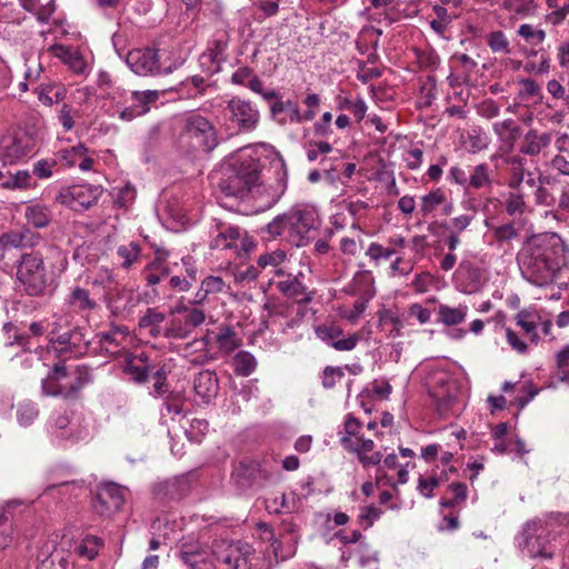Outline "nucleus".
<instances>
[{
    "mask_svg": "<svg viewBox=\"0 0 569 569\" xmlns=\"http://www.w3.org/2000/svg\"><path fill=\"white\" fill-rule=\"evenodd\" d=\"M566 244L557 233H539L529 237L518 253L522 276L537 287L550 284L559 273Z\"/></svg>",
    "mask_w": 569,
    "mask_h": 569,
    "instance_id": "nucleus-1",
    "label": "nucleus"
},
{
    "mask_svg": "<svg viewBox=\"0 0 569 569\" xmlns=\"http://www.w3.org/2000/svg\"><path fill=\"white\" fill-rule=\"evenodd\" d=\"M262 164L256 150L244 147L231 154L221 170L218 187L227 197H244L260 179Z\"/></svg>",
    "mask_w": 569,
    "mask_h": 569,
    "instance_id": "nucleus-2",
    "label": "nucleus"
},
{
    "mask_svg": "<svg viewBox=\"0 0 569 569\" xmlns=\"http://www.w3.org/2000/svg\"><path fill=\"white\" fill-rule=\"evenodd\" d=\"M316 226L315 213L310 210L292 208L278 214L261 229L266 240L284 239L295 247H303L309 242V233Z\"/></svg>",
    "mask_w": 569,
    "mask_h": 569,
    "instance_id": "nucleus-3",
    "label": "nucleus"
},
{
    "mask_svg": "<svg viewBox=\"0 0 569 569\" xmlns=\"http://www.w3.org/2000/svg\"><path fill=\"white\" fill-rule=\"evenodd\" d=\"M565 522L560 513H550L545 518H535L525 523L522 528L523 547L532 558L550 560L555 557L553 543L559 532L556 530Z\"/></svg>",
    "mask_w": 569,
    "mask_h": 569,
    "instance_id": "nucleus-4",
    "label": "nucleus"
},
{
    "mask_svg": "<svg viewBox=\"0 0 569 569\" xmlns=\"http://www.w3.org/2000/svg\"><path fill=\"white\" fill-rule=\"evenodd\" d=\"M218 144V131L209 119L194 112L184 117L178 137L180 150L189 154L210 153Z\"/></svg>",
    "mask_w": 569,
    "mask_h": 569,
    "instance_id": "nucleus-5",
    "label": "nucleus"
},
{
    "mask_svg": "<svg viewBox=\"0 0 569 569\" xmlns=\"http://www.w3.org/2000/svg\"><path fill=\"white\" fill-rule=\"evenodd\" d=\"M91 381L92 377L87 368L78 367L70 375L63 363H56L42 380L41 389L46 396L76 399L80 390Z\"/></svg>",
    "mask_w": 569,
    "mask_h": 569,
    "instance_id": "nucleus-6",
    "label": "nucleus"
},
{
    "mask_svg": "<svg viewBox=\"0 0 569 569\" xmlns=\"http://www.w3.org/2000/svg\"><path fill=\"white\" fill-rule=\"evenodd\" d=\"M17 280L26 295L30 297L44 296L49 277L44 261L38 252L23 253L17 266Z\"/></svg>",
    "mask_w": 569,
    "mask_h": 569,
    "instance_id": "nucleus-7",
    "label": "nucleus"
},
{
    "mask_svg": "<svg viewBox=\"0 0 569 569\" xmlns=\"http://www.w3.org/2000/svg\"><path fill=\"white\" fill-rule=\"evenodd\" d=\"M38 139L33 131L18 129L3 136L0 140V158L14 163L31 157L37 151Z\"/></svg>",
    "mask_w": 569,
    "mask_h": 569,
    "instance_id": "nucleus-8",
    "label": "nucleus"
},
{
    "mask_svg": "<svg viewBox=\"0 0 569 569\" xmlns=\"http://www.w3.org/2000/svg\"><path fill=\"white\" fill-rule=\"evenodd\" d=\"M216 561L227 569H251V558L254 553L249 543L241 541L218 540L212 546Z\"/></svg>",
    "mask_w": 569,
    "mask_h": 569,
    "instance_id": "nucleus-9",
    "label": "nucleus"
},
{
    "mask_svg": "<svg viewBox=\"0 0 569 569\" xmlns=\"http://www.w3.org/2000/svg\"><path fill=\"white\" fill-rule=\"evenodd\" d=\"M101 194L100 186L79 184L61 188L56 194L54 201L73 211L82 212L94 206Z\"/></svg>",
    "mask_w": 569,
    "mask_h": 569,
    "instance_id": "nucleus-10",
    "label": "nucleus"
},
{
    "mask_svg": "<svg viewBox=\"0 0 569 569\" xmlns=\"http://www.w3.org/2000/svg\"><path fill=\"white\" fill-rule=\"evenodd\" d=\"M179 558L189 569H216L212 549L193 538H182Z\"/></svg>",
    "mask_w": 569,
    "mask_h": 569,
    "instance_id": "nucleus-11",
    "label": "nucleus"
},
{
    "mask_svg": "<svg viewBox=\"0 0 569 569\" xmlns=\"http://www.w3.org/2000/svg\"><path fill=\"white\" fill-rule=\"evenodd\" d=\"M124 502L122 488L116 483H106L98 488L92 498V510L100 517L108 518L119 511Z\"/></svg>",
    "mask_w": 569,
    "mask_h": 569,
    "instance_id": "nucleus-12",
    "label": "nucleus"
},
{
    "mask_svg": "<svg viewBox=\"0 0 569 569\" xmlns=\"http://www.w3.org/2000/svg\"><path fill=\"white\" fill-rule=\"evenodd\" d=\"M127 63L131 70L139 76H153L172 72V67L161 69L159 62V51L157 49H138L130 51L127 57Z\"/></svg>",
    "mask_w": 569,
    "mask_h": 569,
    "instance_id": "nucleus-13",
    "label": "nucleus"
},
{
    "mask_svg": "<svg viewBox=\"0 0 569 569\" xmlns=\"http://www.w3.org/2000/svg\"><path fill=\"white\" fill-rule=\"evenodd\" d=\"M223 116L242 131L253 130L259 121V111L250 102L236 98L228 102Z\"/></svg>",
    "mask_w": 569,
    "mask_h": 569,
    "instance_id": "nucleus-14",
    "label": "nucleus"
},
{
    "mask_svg": "<svg viewBox=\"0 0 569 569\" xmlns=\"http://www.w3.org/2000/svg\"><path fill=\"white\" fill-rule=\"evenodd\" d=\"M37 559L38 569H67L69 565V555L53 542L44 543Z\"/></svg>",
    "mask_w": 569,
    "mask_h": 569,
    "instance_id": "nucleus-15",
    "label": "nucleus"
},
{
    "mask_svg": "<svg viewBox=\"0 0 569 569\" xmlns=\"http://www.w3.org/2000/svg\"><path fill=\"white\" fill-rule=\"evenodd\" d=\"M456 383L452 380L441 378L437 381V386L430 390V396L433 398L437 411L440 415L447 411L456 402Z\"/></svg>",
    "mask_w": 569,
    "mask_h": 569,
    "instance_id": "nucleus-16",
    "label": "nucleus"
},
{
    "mask_svg": "<svg viewBox=\"0 0 569 569\" xmlns=\"http://www.w3.org/2000/svg\"><path fill=\"white\" fill-rule=\"evenodd\" d=\"M229 41V34L226 31L217 33L210 41L207 53L202 54L201 60H208L212 63L211 73L219 72L221 63L227 60L226 51Z\"/></svg>",
    "mask_w": 569,
    "mask_h": 569,
    "instance_id": "nucleus-17",
    "label": "nucleus"
},
{
    "mask_svg": "<svg viewBox=\"0 0 569 569\" xmlns=\"http://www.w3.org/2000/svg\"><path fill=\"white\" fill-rule=\"evenodd\" d=\"M551 140V132H539L536 129H530L523 134L519 152L525 156L536 157L550 146Z\"/></svg>",
    "mask_w": 569,
    "mask_h": 569,
    "instance_id": "nucleus-18",
    "label": "nucleus"
},
{
    "mask_svg": "<svg viewBox=\"0 0 569 569\" xmlns=\"http://www.w3.org/2000/svg\"><path fill=\"white\" fill-rule=\"evenodd\" d=\"M270 114L274 121L283 126L300 119V107L297 101L291 99L283 101L280 96L277 101L271 102Z\"/></svg>",
    "mask_w": 569,
    "mask_h": 569,
    "instance_id": "nucleus-19",
    "label": "nucleus"
},
{
    "mask_svg": "<svg viewBox=\"0 0 569 569\" xmlns=\"http://www.w3.org/2000/svg\"><path fill=\"white\" fill-rule=\"evenodd\" d=\"M492 130L498 137V140L508 150H513L517 141L522 136V130L513 119H506L497 121L492 124Z\"/></svg>",
    "mask_w": 569,
    "mask_h": 569,
    "instance_id": "nucleus-20",
    "label": "nucleus"
},
{
    "mask_svg": "<svg viewBox=\"0 0 569 569\" xmlns=\"http://www.w3.org/2000/svg\"><path fill=\"white\" fill-rule=\"evenodd\" d=\"M457 277L463 281L465 291L467 292L478 291L485 282L482 270L470 261L460 262Z\"/></svg>",
    "mask_w": 569,
    "mask_h": 569,
    "instance_id": "nucleus-21",
    "label": "nucleus"
},
{
    "mask_svg": "<svg viewBox=\"0 0 569 569\" xmlns=\"http://www.w3.org/2000/svg\"><path fill=\"white\" fill-rule=\"evenodd\" d=\"M277 289L287 298L298 303H309L312 300V292L299 280L298 277L288 278L277 283Z\"/></svg>",
    "mask_w": 569,
    "mask_h": 569,
    "instance_id": "nucleus-22",
    "label": "nucleus"
},
{
    "mask_svg": "<svg viewBox=\"0 0 569 569\" xmlns=\"http://www.w3.org/2000/svg\"><path fill=\"white\" fill-rule=\"evenodd\" d=\"M193 389L196 393L203 398L209 399L218 391V378L214 372L204 370L199 372L193 380Z\"/></svg>",
    "mask_w": 569,
    "mask_h": 569,
    "instance_id": "nucleus-23",
    "label": "nucleus"
},
{
    "mask_svg": "<svg viewBox=\"0 0 569 569\" xmlns=\"http://www.w3.org/2000/svg\"><path fill=\"white\" fill-rule=\"evenodd\" d=\"M68 303L77 311H91L94 310L98 305L91 299L90 292L79 286L73 287L68 296Z\"/></svg>",
    "mask_w": 569,
    "mask_h": 569,
    "instance_id": "nucleus-24",
    "label": "nucleus"
},
{
    "mask_svg": "<svg viewBox=\"0 0 569 569\" xmlns=\"http://www.w3.org/2000/svg\"><path fill=\"white\" fill-rule=\"evenodd\" d=\"M515 320L517 326L529 336L530 341L533 345H538L540 337L537 332L536 313L528 309H522L515 316Z\"/></svg>",
    "mask_w": 569,
    "mask_h": 569,
    "instance_id": "nucleus-25",
    "label": "nucleus"
},
{
    "mask_svg": "<svg viewBox=\"0 0 569 569\" xmlns=\"http://www.w3.org/2000/svg\"><path fill=\"white\" fill-rule=\"evenodd\" d=\"M352 234L342 237L340 240V251L350 257H355L362 248V229L358 223H352Z\"/></svg>",
    "mask_w": 569,
    "mask_h": 569,
    "instance_id": "nucleus-26",
    "label": "nucleus"
},
{
    "mask_svg": "<svg viewBox=\"0 0 569 569\" xmlns=\"http://www.w3.org/2000/svg\"><path fill=\"white\" fill-rule=\"evenodd\" d=\"M463 206L466 209L471 210V212L460 214L443 223L445 230L460 234L471 224L476 218V207L471 203V201L463 202Z\"/></svg>",
    "mask_w": 569,
    "mask_h": 569,
    "instance_id": "nucleus-27",
    "label": "nucleus"
},
{
    "mask_svg": "<svg viewBox=\"0 0 569 569\" xmlns=\"http://www.w3.org/2000/svg\"><path fill=\"white\" fill-rule=\"evenodd\" d=\"M260 465L257 461L240 462L234 477L242 487L251 486L260 476Z\"/></svg>",
    "mask_w": 569,
    "mask_h": 569,
    "instance_id": "nucleus-28",
    "label": "nucleus"
},
{
    "mask_svg": "<svg viewBox=\"0 0 569 569\" xmlns=\"http://www.w3.org/2000/svg\"><path fill=\"white\" fill-rule=\"evenodd\" d=\"M492 179L487 163H480L472 168L468 176V188L482 189L491 187Z\"/></svg>",
    "mask_w": 569,
    "mask_h": 569,
    "instance_id": "nucleus-29",
    "label": "nucleus"
},
{
    "mask_svg": "<svg viewBox=\"0 0 569 569\" xmlns=\"http://www.w3.org/2000/svg\"><path fill=\"white\" fill-rule=\"evenodd\" d=\"M160 97L158 90L132 91L131 104L139 111L141 116L150 110V104L156 102Z\"/></svg>",
    "mask_w": 569,
    "mask_h": 569,
    "instance_id": "nucleus-30",
    "label": "nucleus"
},
{
    "mask_svg": "<svg viewBox=\"0 0 569 569\" xmlns=\"http://www.w3.org/2000/svg\"><path fill=\"white\" fill-rule=\"evenodd\" d=\"M50 210L46 206L32 204L26 208L24 217L34 228H44L50 222Z\"/></svg>",
    "mask_w": 569,
    "mask_h": 569,
    "instance_id": "nucleus-31",
    "label": "nucleus"
},
{
    "mask_svg": "<svg viewBox=\"0 0 569 569\" xmlns=\"http://www.w3.org/2000/svg\"><path fill=\"white\" fill-rule=\"evenodd\" d=\"M239 238L240 229L238 227L229 226L219 231V233L211 240L210 248L220 250L232 248Z\"/></svg>",
    "mask_w": 569,
    "mask_h": 569,
    "instance_id": "nucleus-32",
    "label": "nucleus"
},
{
    "mask_svg": "<svg viewBox=\"0 0 569 569\" xmlns=\"http://www.w3.org/2000/svg\"><path fill=\"white\" fill-rule=\"evenodd\" d=\"M117 254L122 260L121 267L123 269H129L133 263L139 261L141 256V246L136 241L121 244L117 249Z\"/></svg>",
    "mask_w": 569,
    "mask_h": 569,
    "instance_id": "nucleus-33",
    "label": "nucleus"
},
{
    "mask_svg": "<svg viewBox=\"0 0 569 569\" xmlns=\"http://www.w3.org/2000/svg\"><path fill=\"white\" fill-rule=\"evenodd\" d=\"M146 353H141L139 356V360L142 362L147 361ZM124 372L130 377V379L137 383H144L148 381L150 377V367L147 363L136 365L134 362H128L124 367Z\"/></svg>",
    "mask_w": 569,
    "mask_h": 569,
    "instance_id": "nucleus-34",
    "label": "nucleus"
},
{
    "mask_svg": "<svg viewBox=\"0 0 569 569\" xmlns=\"http://www.w3.org/2000/svg\"><path fill=\"white\" fill-rule=\"evenodd\" d=\"M340 442L346 450L357 453L358 459H360V455H367V452L372 451L375 448V442L371 439L362 437H357V439L341 437Z\"/></svg>",
    "mask_w": 569,
    "mask_h": 569,
    "instance_id": "nucleus-35",
    "label": "nucleus"
},
{
    "mask_svg": "<svg viewBox=\"0 0 569 569\" xmlns=\"http://www.w3.org/2000/svg\"><path fill=\"white\" fill-rule=\"evenodd\" d=\"M439 320L447 326H456L465 321L467 316V307L451 308L449 306L439 307Z\"/></svg>",
    "mask_w": 569,
    "mask_h": 569,
    "instance_id": "nucleus-36",
    "label": "nucleus"
},
{
    "mask_svg": "<svg viewBox=\"0 0 569 569\" xmlns=\"http://www.w3.org/2000/svg\"><path fill=\"white\" fill-rule=\"evenodd\" d=\"M448 490H450L453 496L450 499L442 498L440 500V506L442 508H456L463 503L468 497L467 485L463 482H452L449 485Z\"/></svg>",
    "mask_w": 569,
    "mask_h": 569,
    "instance_id": "nucleus-37",
    "label": "nucleus"
},
{
    "mask_svg": "<svg viewBox=\"0 0 569 569\" xmlns=\"http://www.w3.org/2000/svg\"><path fill=\"white\" fill-rule=\"evenodd\" d=\"M234 372L242 377L250 376L256 367V358L248 351H240L233 358Z\"/></svg>",
    "mask_w": 569,
    "mask_h": 569,
    "instance_id": "nucleus-38",
    "label": "nucleus"
},
{
    "mask_svg": "<svg viewBox=\"0 0 569 569\" xmlns=\"http://www.w3.org/2000/svg\"><path fill=\"white\" fill-rule=\"evenodd\" d=\"M505 209L509 216H520L526 209L523 191H509L505 194Z\"/></svg>",
    "mask_w": 569,
    "mask_h": 569,
    "instance_id": "nucleus-39",
    "label": "nucleus"
},
{
    "mask_svg": "<svg viewBox=\"0 0 569 569\" xmlns=\"http://www.w3.org/2000/svg\"><path fill=\"white\" fill-rule=\"evenodd\" d=\"M218 347L224 353H231L241 346L240 339L237 338L236 332L230 327H223L217 335Z\"/></svg>",
    "mask_w": 569,
    "mask_h": 569,
    "instance_id": "nucleus-40",
    "label": "nucleus"
},
{
    "mask_svg": "<svg viewBox=\"0 0 569 569\" xmlns=\"http://www.w3.org/2000/svg\"><path fill=\"white\" fill-rule=\"evenodd\" d=\"M517 34L532 47L541 44L547 37L543 29L536 28L530 23L519 26Z\"/></svg>",
    "mask_w": 569,
    "mask_h": 569,
    "instance_id": "nucleus-41",
    "label": "nucleus"
},
{
    "mask_svg": "<svg viewBox=\"0 0 569 569\" xmlns=\"http://www.w3.org/2000/svg\"><path fill=\"white\" fill-rule=\"evenodd\" d=\"M487 44L493 53L509 54L511 52L510 42L501 30L488 33Z\"/></svg>",
    "mask_w": 569,
    "mask_h": 569,
    "instance_id": "nucleus-42",
    "label": "nucleus"
},
{
    "mask_svg": "<svg viewBox=\"0 0 569 569\" xmlns=\"http://www.w3.org/2000/svg\"><path fill=\"white\" fill-rule=\"evenodd\" d=\"M102 542L101 539L96 536H87L77 547V553L88 560H92L99 552Z\"/></svg>",
    "mask_w": 569,
    "mask_h": 569,
    "instance_id": "nucleus-43",
    "label": "nucleus"
},
{
    "mask_svg": "<svg viewBox=\"0 0 569 569\" xmlns=\"http://www.w3.org/2000/svg\"><path fill=\"white\" fill-rule=\"evenodd\" d=\"M445 202V192L441 189H436L421 198L420 211L427 216Z\"/></svg>",
    "mask_w": 569,
    "mask_h": 569,
    "instance_id": "nucleus-44",
    "label": "nucleus"
},
{
    "mask_svg": "<svg viewBox=\"0 0 569 569\" xmlns=\"http://www.w3.org/2000/svg\"><path fill=\"white\" fill-rule=\"evenodd\" d=\"M13 540V525L8 512L0 510V548L6 549Z\"/></svg>",
    "mask_w": 569,
    "mask_h": 569,
    "instance_id": "nucleus-45",
    "label": "nucleus"
},
{
    "mask_svg": "<svg viewBox=\"0 0 569 569\" xmlns=\"http://www.w3.org/2000/svg\"><path fill=\"white\" fill-rule=\"evenodd\" d=\"M503 8L520 17H528L533 12V0H503Z\"/></svg>",
    "mask_w": 569,
    "mask_h": 569,
    "instance_id": "nucleus-46",
    "label": "nucleus"
},
{
    "mask_svg": "<svg viewBox=\"0 0 569 569\" xmlns=\"http://www.w3.org/2000/svg\"><path fill=\"white\" fill-rule=\"evenodd\" d=\"M88 149L83 143H79L68 149L60 151V159L67 167H73L79 163L82 156L87 153Z\"/></svg>",
    "mask_w": 569,
    "mask_h": 569,
    "instance_id": "nucleus-47",
    "label": "nucleus"
},
{
    "mask_svg": "<svg viewBox=\"0 0 569 569\" xmlns=\"http://www.w3.org/2000/svg\"><path fill=\"white\" fill-rule=\"evenodd\" d=\"M191 335V330L186 323H182L179 319H172L166 330L163 337L167 339H187Z\"/></svg>",
    "mask_w": 569,
    "mask_h": 569,
    "instance_id": "nucleus-48",
    "label": "nucleus"
},
{
    "mask_svg": "<svg viewBox=\"0 0 569 569\" xmlns=\"http://www.w3.org/2000/svg\"><path fill=\"white\" fill-rule=\"evenodd\" d=\"M20 231H8L0 236V257H4L7 251L16 248H22Z\"/></svg>",
    "mask_w": 569,
    "mask_h": 569,
    "instance_id": "nucleus-49",
    "label": "nucleus"
},
{
    "mask_svg": "<svg viewBox=\"0 0 569 569\" xmlns=\"http://www.w3.org/2000/svg\"><path fill=\"white\" fill-rule=\"evenodd\" d=\"M316 335L319 339L332 347V342L337 341L343 335V330L335 325H321L316 328Z\"/></svg>",
    "mask_w": 569,
    "mask_h": 569,
    "instance_id": "nucleus-50",
    "label": "nucleus"
},
{
    "mask_svg": "<svg viewBox=\"0 0 569 569\" xmlns=\"http://www.w3.org/2000/svg\"><path fill=\"white\" fill-rule=\"evenodd\" d=\"M38 416L34 403L29 401L20 402L17 408V419L21 426L30 425Z\"/></svg>",
    "mask_w": 569,
    "mask_h": 569,
    "instance_id": "nucleus-51",
    "label": "nucleus"
},
{
    "mask_svg": "<svg viewBox=\"0 0 569 569\" xmlns=\"http://www.w3.org/2000/svg\"><path fill=\"white\" fill-rule=\"evenodd\" d=\"M166 319V315L158 308H148L144 315L139 319V328L147 329L148 327H157Z\"/></svg>",
    "mask_w": 569,
    "mask_h": 569,
    "instance_id": "nucleus-52",
    "label": "nucleus"
},
{
    "mask_svg": "<svg viewBox=\"0 0 569 569\" xmlns=\"http://www.w3.org/2000/svg\"><path fill=\"white\" fill-rule=\"evenodd\" d=\"M345 377L343 368L327 366L322 372V386L325 389H332L338 381Z\"/></svg>",
    "mask_w": 569,
    "mask_h": 569,
    "instance_id": "nucleus-53",
    "label": "nucleus"
},
{
    "mask_svg": "<svg viewBox=\"0 0 569 569\" xmlns=\"http://www.w3.org/2000/svg\"><path fill=\"white\" fill-rule=\"evenodd\" d=\"M286 252L277 249L272 252H266L258 258V266L262 269L267 267H279L286 260Z\"/></svg>",
    "mask_w": 569,
    "mask_h": 569,
    "instance_id": "nucleus-54",
    "label": "nucleus"
},
{
    "mask_svg": "<svg viewBox=\"0 0 569 569\" xmlns=\"http://www.w3.org/2000/svg\"><path fill=\"white\" fill-rule=\"evenodd\" d=\"M440 485L441 478H439L438 475H432L429 478L420 476L417 489L425 498H431L433 497V489Z\"/></svg>",
    "mask_w": 569,
    "mask_h": 569,
    "instance_id": "nucleus-55",
    "label": "nucleus"
},
{
    "mask_svg": "<svg viewBox=\"0 0 569 569\" xmlns=\"http://www.w3.org/2000/svg\"><path fill=\"white\" fill-rule=\"evenodd\" d=\"M323 170L331 179H340L339 174L336 176L333 173L336 171H341L343 177L350 179L356 171V164L352 162H343L342 160H339L336 166H332L329 169L325 168Z\"/></svg>",
    "mask_w": 569,
    "mask_h": 569,
    "instance_id": "nucleus-56",
    "label": "nucleus"
},
{
    "mask_svg": "<svg viewBox=\"0 0 569 569\" xmlns=\"http://www.w3.org/2000/svg\"><path fill=\"white\" fill-rule=\"evenodd\" d=\"M332 151V146L326 141L309 142L307 158L309 161H316L320 156H326Z\"/></svg>",
    "mask_w": 569,
    "mask_h": 569,
    "instance_id": "nucleus-57",
    "label": "nucleus"
},
{
    "mask_svg": "<svg viewBox=\"0 0 569 569\" xmlns=\"http://www.w3.org/2000/svg\"><path fill=\"white\" fill-rule=\"evenodd\" d=\"M521 86L522 88L519 91L520 99L541 98V87L537 81L532 79H522Z\"/></svg>",
    "mask_w": 569,
    "mask_h": 569,
    "instance_id": "nucleus-58",
    "label": "nucleus"
},
{
    "mask_svg": "<svg viewBox=\"0 0 569 569\" xmlns=\"http://www.w3.org/2000/svg\"><path fill=\"white\" fill-rule=\"evenodd\" d=\"M395 253H396V250L393 248H386L378 242L370 243V246L368 247V249L366 251V254L371 260L389 259Z\"/></svg>",
    "mask_w": 569,
    "mask_h": 569,
    "instance_id": "nucleus-59",
    "label": "nucleus"
},
{
    "mask_svg": "<svg viewBox=\"0 0 569 569\" xmlns=\"http://www.w3.org/2000/svg\"><path fill=\"white\" fill-rule=\"evenodd\" d=\"M381 515L382 511L379 508L375 506H366L360 509L359 520L365 525V529H368L380 518Z\"/></svg>",
    "mask_w": 569,
    "mask_h": 569,
    "instance_id": "nucleus-60",
    "label": "nucleus"
},
{
    "mask_svg": "<svg viewBox=\"0 0 569 569\" xmlns=\"http://www.w3.org/2000/svg\"><path fill=\"white\" fill-rule=\"evenodd\" d=\"M493 236L497 241L505 242L518 238L519 231L512 223H506L495 228Z\"/></svg>",
    "mask_w": 569,
    "mask_h": 569,
    "instance_id": "nucleus-61",
    "label": "nucleus"
},
{
    "mask_svg": "<svg viewBox=\"0 0 569 569\" xmlns=\"http://www.w3.org/2000/svg\"><path fill=\"white\" fill-rule=\"evenodd\" d=\"M58 437L68 439L72 443H77L80 441H87L90 439V430L83 426L72 427L69 433L60 432Z\"/></svg>",
    "mask_w": 569,
    "mask_h": 569,
    "instance_id": "nucleus-62",
    "label": "nucleus"
},
{
    "mask_svg": "<svg viewBox=\"0 0 569 569\" xmlns=\"http://www.w3.org/2000/svg\"><path fill=\"white\" fill-rule=\"evenodd\" d=\"M56 159H41L33 164V173L39 179H47L52 176V169L56 167Z\"/></svg>",
    "mask_w": 569,
    "mask_h": 569,
    "instance_id": "nucleus-63",
    "label": "nucleus"
},
{
    "mask_svg": "<svg viewBox=\"0 0 569 569\" xmlns=\"http://www.w3.org/2000/svg\"><path fill=\"white\" fill-rule=\"evenodd\" d=\"M478 113L487 119H492L499 116L500 107L492 99H486L478 106Z\"/></svg>",
    "mask_w": 569,
    "mask_h": 569,
    "instance_id": "nucleus-64",
    "label": "nucleus"
}]
</instances>
